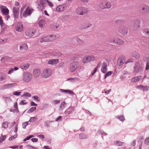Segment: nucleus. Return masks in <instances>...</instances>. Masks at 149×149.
I'll list each match as a JSON object with an SVG mask.
<instances>
[{
  "label": "nucleus",
  "instance_id": "f257e3e1",
  "mask_svg": "<svg viewBox=\"0 0 149 149\" xmlns=\"http://www.w3.org/2000/svg\"><path fill=\"white\" fill-rule=\"evenodd\" d=\"M34 9L29 6L26 8V5H23L21 7L20 11V17L21 18H26L28 16L30 15Z\"/></svg>",
  "mask_w": 149,
  "mask_h": 149
},
{
  "label": "nucleus",
  "instance_id": "f03ea898",
  "mask_svg": "<svg viewBox=\"0 0 149 149\" xmlns=\"http://www.w3.org/2000/svg\"><path fill=\"white\" fill-rule=\"evenodd\" d=\"M52 70L49 68H45L42 71L41 76L44 78H47L51 76L52 74Z\"/></svg>",
  "mask_w": 149,
  "mask_h": 149
},
{
  "label": "nucleus",
  "instance_id": "7ed1b4c3",
  "mask_svg": "<svg viewBox=\"0 0 149 149\" xmlns=\"http://www.w3.org/2000/svg\"><path fill=\"white\" fill-rule=\"evenodd\" d=\"M32 78V75L27 72H24L22 76V80L26 83L29 82Z\"/></svg>",
  "mask_w": 149,
  "mask_h": 149
},
{
  "label": "nucleus",
  "instance_id": "20e7f679",
  "mask_svg": "<svg viewBox=\"0 0 149 149\" xmlns=\"http://www.w3.org/2000/svg\"><path fill=\"white\" fill-rule=\"evenodd\" d=\"M95 57L93 55H89L84 57L82 59V62L84 64L87 63L95 60Z\"/></svg>",
  "mask_w": 149,
  "mask_h": 149
},
{
  "label": "nucleus",
  "instance_id": "39448f33",
  "mask_svg": "<svg viewBox=\"0 0 149 149\" xmlns=\"http://www.w3.org/2000/svg\"><path fill=\"white\" fill-rule=\"evenodd\" d=\"M88 11V9L86 8L80 7L77 8L76 10V12L77 14L79 15H83L87 13Z\"/></svg>",
  "mask_w": 149,
  "mask_h": 149
},
{
  "label": "nucleus",
  "instance_id": "423d86ee",
  "mask_svg": "<svg viewBox=\"0 0 149 149\" xmlns=\"http://www.w3.org/2000/svg\"><path fill=\"white\" fill-rule=\"evenodd\" d=\"M79 64L78 62L75 61L71 63L70 65L69 70L70 72H73L79 67Z\"/></svg>",
  "mask_w": 149,
  "mask_h": 149
},
{
  "label": "nucleus",
  "instance_id": "0eeeda50",
  "mask_svg": "<svg viewBox=\"0 0 149 149\" xmlns=\"http://www.w3.org/2000/svg\"><path fill=\"white\" fill-rule=\"evenodd\" d=\"M0 9L3 15L6 16L5 18L6 20H8L10 17L8 15V9L6 6H0Z\"/></svg>",
  "mask_w": 149,
  "mask_h": 149
},
{
  "label": "nucleus",
  "instance_id": "6e6552de",
  "mask_svg": "<svg viewBox=\"0 0 149 149\" xmlns=\"http://www.w3.org/2000/svg\"><path fill=\"white\" fill-rule=\"evenodd\" d=\"M46 0H38L36 3L38 4L37 8L39 10L42 11L44 9V4L46 3Z\"/></svg>",
  "mask_w": 149,
  "mask_h": 149
},
{
  "label": "nucleus",
  "instance_id": "1a4fd4ad",
  "mask_svg": "<svg viewBox=\"0 0 149 149\" xmlns=\"http://www.w3.org/2000/svg\"><path fill=\"white\" fill-rule=\"evenodd\" d=\"M15 29L16 31L21 33L22 32L24 29L23 24L22 22H18L15 25Z\"/></svg>",
  "mask_w": 149,
  "mask_h": 149
},
{
  "label": "nucleus",
  "instance_id": "9d476101",
  "mask_svg": "<svg viewBox=\"0 0 149 149\" xmlns=\"http://www.w3.org/2000/svg\"><path fill=\"white\" fill-rule=\"evenodd\" d=\"M117 30L119 33L124 35H126L128 32L127 29L124 26L118 27Z\"/></svg>",
  "mask_w": 149,
  "mask_h": 149
},
{
  "label": "nucleus",
  "instance_id": "9b49d317",
  "mask_svg": "<svg viewBox=\"0 0 149 149\" xmlns=\"http://www.w3.org/2000/svg\"><path fill=\"white\" fill-rule=\"evenodd\" d=\"M36 32L35 29H30L27 30L25 32L26 36L29 38H31L34 36Z\"/></svg>",
  "mask_w": 149,
  "mask_h": 149
},
{
  "label": "nucleus",
  "instance_id": "f8f14e48",
  "mask_svg": "<svg viewBox=\"0 0 149 149\" xmlns=\"http://www.w3.org/2000/svg\"><path fill=\"white\" fill-rule=\"evenodd\" d=\"M134 72L135 73L141 72L143 70V68L140 67V64L139 62L136 63L134 67Z\"/></svg>",
  "mask_w": 149,
  "mask_h": 149
},
{
  "label": "nucleus",
  "instance_id": "ddd939ff",
  "mask_svg": "<svg viewBox=\"0 0 149 149\" xmlns=\"http://www.w3.org/2000/svg\"><path fill=\"white\" fill-rule=\"evenodd\" d=\"M28 49L27 44L26 43H22L19 46V49L22 52H24Z\"/></svg>",
  "mask_w": 149,
  "mask_h": 149
},
{
  "label": "nucleus",
  "instance_id": "4468645a",
  "mask_svg": "<svg viewBox=\"0 0 149 149\" xmlns=\"http://www.w3.org/2000/svg\"><path fill=\"white\" fill-rule=\"evenodd\" d=\"M41 74L40 69L39 68H35L33 71V76L34 77L37 78Z\"/></svg>",
  "mask_w": 149,
  "mask_h": 149
},
{
  "label": "nucleus",
  "instance_id": "2eb2a0df",
  "mask_svg": "<svg viewBox=\"0 0 149 149\" xmlns=\"http://www.w3.org/2000/svg\"><path fill=\"white\" fill-rule=\"evenodd\" d=\"M141 9L142 12L143 14H146L149 13V6L143 5L141 6Z\"/></svg>",
  "mask_w": 149,
  "mask_h": 149
},
{
  "label": "nucleus",
  "instance_id": "dca6fc26",
  "mask_svg": "<svg viewBox=\"0 0 149 149\" xmlns=\"http://www.w3.org/2000/svg\"><path fill=\"white\" fill-rule=\"evenodd\" d=\"M111 42H115L119 45H123L124 44V42L122 39L118 38H115L113 40V41Z\"/></svg>",
  "mask_w": 149,
  "mask_h": 149
},
{
  "label": "nucleus",
  "instance_id": "f3484780",
  "mask_svg": "<svg viewBox=\"0 0 149 149\" xmlns=\"http://www.w3.org/2000/svg\"><path fill=\"white\" fill-rule=\"evenodd\" d=\"M13 12L15 17L17 18L19 16V9L18 7H14L13 8Z\"/></svg>",
  "mask_w": 149,
  "mask_h": 149
},
{
  "label": "nucleus",
  "instance_id": "a211bd4d",
  "mask_svg": "<svg viewBox=\"0 0 149 149\" xmlns=\"http://www.w3.org/2000/svg\"><path fill=\"white\" fill-rule=\"evenodd\" d=\"M17 85V84L15 83H10L3 86V88L4 89H6L13 87Z\"/></svg>",
  "mask_w": 149,
  "mask_h": 149
},
{
  "label": "nucleus",
  "instance_id": "6ab92c4d",
  "mask_svg": "<svg viewBox=\"0 0 149 149\" xmlns=\"http://www.w3.org/2000/svg\"><path fill=\"white\" fill-rule=\"evenodd\" d=\"M140 20L137 19L135 21L133 25V29L136 31L139 29L140 27L139 26Z\"/></svg>",
  "mask_w": 149,
  "mask_h": 149
},
{
  "label": "nucleus",
  "instance_id": "aec40b11",
  "mask_svg": "<svg viewBox=\"0 0 149 149\" xmlns=\"http://www.w3.org/2000/svg\"><path fill=\"white\" fill-rule=\"evenodd\" d=\"M59 62L58 59H51L49 60L47 62V64L49 65H54L56 64Z\"/></svg>",
  "mask_w": 149,
  "mask_h": 149
},
{
  "label": "nucleus",
  "instance_id": "412c9836",
  "mask_svg": "<svg viewBox=\"0 0 149 149\" xmlns=\"http://www.w3.org/2000/svg\"><path fill=\"white\" fill-rule=\"evenodd\" d=\"M125 59L124 57H120L117 60V64L119 66H120L122 65L125 63Z\"/></svg>",
  "mask_w": 149,
  "mask_h": 149
},
{
  "label": "nucleus",
  "instance_id": "4be33fe9",
  "mask_svg": "<svg viewBox=\"0 0 149 149\" xmlns=\"http://www.w3.org/2000/svg\"><path fill=\"white\" fill-rule=\"evenodd\" d=\"M137 88L141 90H142L143 91H147L149 90V86H148L140 85L137 86Z\"/></svg>",
  "mask_w": 149,
  "mask_h": 149
},
{
  "label": "nucleus",
  "instance_id": "5701e85b",
  "mask_svg": "<svg viewBox=\"0 0 149 149\" xmlns=\"http://www.w3.org/2000/svg\"><path fill=\"white\" fill-rule=\"evenodd\" d=\"M107 70V64L105 63H103L101 66V71L102 72L105 73Z\"/></svg>",
  "mask_w": 149,
  "mask_h": 149
},
{
  "label": "nucleus",
  "instance_id": "b1692460",
  "mask_svg": "<svg viewBox=\"0 0 149 149\" xmlns=\"http://www.w3.org/2000/svg\"><path fill=\"white\" fill-rule=\"evenodd\" d=\"M60 91L62 93H66L72 95H75V93L72 91L68 90L60 89Z\"/></svg>",
  "mask_w": 149,
  "mask_h": 149
},
{
  "label": "nucleus",
  "instance_id": "393cba45",
  "mask_svg": "<svg viewBox=\"0 0 149 149\" xmlns=\"http://www.w3.org/2000/svg\"><path fill=\"white\" fill-rule=\"evenodd\" d=\"M65 9L64 5H59L57 6L56 10L57 12H61Z\"/></svg>",
  "mask_w": 149,
  "mask_h": 149
},
{
  "label": "nucleus",
  "instance_id": "a878e982",
  "mask_svg": "<svg viewBox=\"0 0 149 149\" xmlns=\"http://www.w3.org/2000/svg\"><path fill=\"white\" fill-rule=\"evenodd\" d=\"M30 66V64L28 63L22 64L20 66V68L22 69L26 70Z\"/></svg>",
  "mask_w": 149,
  "mask_h": 149
},
{
  "label": "nucleus",
  "instance_id": "bb28decb",
  "mask_svg": "<svg viewBox=\"0 0 149 149\" xmlns=\"http://www.w3.org/2000/svg\"><path fill=\"white\" fill-rule=\"evenodd\" d=\"M142 79V76H139L132 78L131 79V81L132 82H136L141 80Z\"/></svg>",
  "mask_w": 149,
  "mask_h": 149
},
{
  "label": "nucleus",
  "instance_id": "cd10ccee",
  "mask_svg": "<svg viewBox=\"0 0 149 149\" xmlns=\"http://www.w3.org/2000/svg\"><path fill=\"white\" fill-rule=\"evenodd\" d=\"M40 42L41 43L43 42H49L48 36H43L40 39Z\"/></svg>",
  "mask_w": 149,
  "mask_h": 149
},
{
  "label": "nucleus",
  "instance_id": "c85d7f7f",
  "mask_svg": "<svg viewBox=\"0 0 149 149\" xmlns=\"http://www.w3.org/2000/svg\"><path fill=\"white\" fill-rule=\"evenodd\" d=\"M74 111V108L70 107L67 109L64 112V113L66 114H68L71 113Z\"/></svg>",
  "mask_w": 149,
  "mask_h": 149
},
{
  "label": "nucleus",
  "instance_id": "c756f323",
  "mask_svg": "<svg viewBox=\"0 0 149 149\" xmlns=\"http://www.w3.org/2000/svg\"><path fill=\"white\" fill-rule=\"evenodd\" d=\"M50 26L53 29H57L59 27V24L58 23L56 22H53L50 25Z\"/></svg>",
  "mask_w": 149,
  "mask_h": 149
},
{
  "label": "nucleus",
  "instance_id": "7c9ffc66",
  "mask_svg": "<svg viewBox=\"0 0 149 149\" xmlns=\"http://www.w3.org/2000/svg\"><path fill=\"white\" fill-rule=\"evenodd\" d=\"M105 1H101L99 3L98 6L101 9L105 8Z\"/></svg>",
  "mask_w": 149,
  "mask_h": 149
},
{
  "label": "nucleus",
  "instance_id": "2f4dec72",
  "mask_svg": "<svg viewBox=\"0 0 149 149\" xmlns=\"http://www.w3.org/2000/svg\"><path fill=\"white\" fill-rule=\"evenodd\" d=\"M45 21L44 20H40L38 22L39 27L41 28H44L45 26Z\"/></svg>",
  "mask_w": 149,
  "mask_h": 149
},
{
  "label": "nucleus",
  "instance_id": "473e14b6",
  "mask_svg": "<svg viewBox=\"0 0 149 149\" xmlns=\"http://www.w3.org/2000/svg\"><path fill=\"white\" fill-rule=\"evenodd\" d=\"M66 104L65 102L64 101L59 106V110H63L66 106Z\"/></svg>",
  "mask_w": 149,
  "mask_h": 149
},
{
  "label": "nucleus",
  "instance_id": "72a5a7b5",
  "mask_svg": "<svg viewBox=\"0 0 149 149\" xmlns=\"http://www.w3.org/2000/svg\"><path fill=\"white\" fill-rule=\"evenodd\" d=\"M132 55L136 59H138L140 57V54L136 52H133L132 53Z\"/></svg>",
  "mask_w": 149,
  "mask_h": 149
},
{
  "label": "nucleus",
  "instance_id": "f704fd0d",
  "mask_svg": "<svg viewBox=\"0 0 149 149\" xmlns=\"http://www.w3.org/2000/svg\"><path fill=\"white\" fill-rule=\"evenodd\" d=\"M49 42L52 41L54 40L56 37V36L55 35H52L51 36H48Z\"/></svg>",
  "mask_w": 149,
  "mask_h": 149
},
{
  "label": "nucleus",
  "instance_id": "c9c22d12",
  "mask_svg": "<svg viewBox=\"0 0 149 149\" xmlns=\"http://www.w3.org/2000/svg\"><path fill=\"white\" fill-rule=\"evenodd\" d=\"M19 69V68L17 67H15L14 68H11L8 71V74H11L14 71H16Z\"/></svg>",
  "mask_w": 149,
  "mask_h": 149
},
{
  "label": "nucleus",
  "instance_id": "e433bc0d",
  "mask_svg": "<svg viewBox=\"0 0 149 149\" xmlns=\"http://www.w3.org/2000/svg\"><path fill=\"white\" fill-rule=\"evenodd\" d=\"M142 32L145 35H149V29L144 28L143 29Z\"/></svg>",
  "mask_w": 149,
  "mask_h": 149
},
{
  "label": "nucleus",
  "instance_id": "4c0bfd02",
  "mask_svg": "<svg viewBox=\"0 0 149 149\" xmlns=\"http://www.w3.org/2000/svg\"><path fill=\"white\" fill-rule=\"evenodd\" d=\"M105 8H110L111 6V5L110 2L105 1Z\"/></svg>",
  "mask_w": 149,
  "mask_h": 149
},
{
  "label": "nucleus",
  "instance_id": "58836bf2",
  "mask_svg": "<svg viewBox=\"0 0 149 149\" xmlns=\"http://www.w3.org/2000/svg\"><path fill=\"white\" fill-rule=\"evenodd\" d=\"M9 123V122L7 121L3 122L2 124V127L4 128H6L8 127Z\"/></svg>",
  "mask_w": 149,
  "mask_h": 149
},
{
  "label": "nucleus",
  "instance_id": "ea45409f",
  "mask_svg": "<svg viewBox=\"0 0 149 149\" xmlns=\"http://www.w3.org/2000/svg\"><path fill=\"white\" fill-rule=\"evenodd\" d=\"M6 79L5 74L2 73H0V81H1Z\"/></svg>",
  "mask_w": 149,
  "mask_h": 149
},
{
  "label": "nucleus",
  "instance_id": "a19ab883",
  "mask_svg": "<svg viewBox=\"0 0 149 149\" xmlns=\"http://www.w3.org/2000/svg\"><path fill=\"white\" fill-rule=\"evenodd\" d=\"M79 79L77 77H74V78H70L68 79L67 80H71L72 81L75 82L79 80Z\"/></svg>",
  "mask_w": 149,
  "mask_h": 149
},
{
  "label": "nucleus",
  "instance_id": "79ce46f5",
  "mask_svg": "<svg viewBox=\"0 0 149 149\" xmlns=\"http://www.w3.org/2000/svg\"><path fill=\"white\" fill-rule=\"evenodd\" d=\"M79 136L80 138L81 139H86L88 137V135H86L83 134H80Z\"/></svg>",
  "mask_w": 149,
  "mask_h": 149
},
{
  "label": "nucleus",
  "instance_id": "37998d69",
  "mask_svg": "<svg viewBox=\"0 0 149 149\" xmlns=\"http://www.w3.org/2000/svg\"><path fill=\"white\" fill-rule=\"evenodd\" d=\"M123 143L120 141H116L114 142V144L117 146H121L123 145Z\"/></svg>",
  "mask_w": 149,
  "mask_h": 149
},
{
  "label": "nucleus",
  "instance_id": "c03bdc74",
  "mask_svg": "<svg viewBox=\"0 0 149 149\" xmlns=\"http://www.w3.org/2000/svg\"><path fill=\"white\" fill-rule=\"evenodd\" d=\"M37 120V117H31L29 120L28 121H29V123L31 122H36Z\"/></svg>",
  "mask_w": 149,
  "mask_h": 149
},
{
  "label": "nucleus",
  "instance_id": "a18cd8bd",
  "mask_svg": "<svg viewBox=\"0 0 149 149\" xmlns=\"http://www.w3.org/2000/svg\"><path fill=\"white\" fill-rule=\"evenodd\" d=\"M30 124V123H29V121H27L23 123L22 124L23 128L24 129L26 128V126L28 125L29 124Z\"/></svg>",
  "mask_w": 149,
  "mask_h": 149
},
{
  "label": "nucleus",
  "instance_id": "49530a36",
  "mask_svg": "<svg viewBox=\"0 0 149 149\" xmlns=\"http://www.w3.org/2000/svg\"><path fill=\"white\" fill-rule=\"evenodd\" d=\"M6 137V135H2L0 137V143L2 142L5 139Z\"/></svg>",
  "mask_w": 149,
  "mask_h": 149
},
{
  "label": "nucleus",
  "instance_id": "de8ad7c7",
  "mask_svg": "<svg viewBox=\"0 0 149 149\" xmlns=\"http://www.w3.org/2000/svg\"><path fill=\"white\" fill-rule=\"evenodd\" d=\"M113 73V72L111 71L108 72L104 75V78L105 79L107 77L111 75Z\"/></svg>",
  "mask_w": 149,
  "mask_h": 149
},
{
  "label": "nucleus",
  "instance_id": "09e8293b",
  "mask_svg": "<svg viewBox=\"0 0 149 149\" xmlns=\"http://www.w3.org/2000/svg\"><path fill=\"white\" fill-rule=\"evenodd\" d=\"M60 102V101L59 100H54L52 101V104L55 105Z\"/></svg>",
  "mask_w": 149,
  "mask_h": 149
},
{
  "label": "nucleus",
  "instance_id": "8fccbe9b",
  "mask_svg": "<svg viewBox=\"0 0 149 149\" xmlns=\"http://www.w3.org/2000/svg\"><path fill=\"white\" fill-rule=\"evenodd\" d=\"M116 118L120 120L123 121L125 120V118L123 116H117L116 117Z\"/></svg>",
  "mask_w": 149,
  "mask_h": 149
},
{
  "label": "nucleus",
  "instance_id": "3c124183",
  "mask_svg": "<svg viewBox=\"0 0 149 149\" xmlns=\"http://www.w3.org/2000/svg\"><path fill=\"white\" fill-rule=\"evenodd\" d=\"M32 98L34 100H36L38 102H40V98L37 96H34L32 97Z\"/></svg>",
  "mask_w": 149,
  "mask_h": 149
},
{
  "label": "nucleus",
  "instance_id": "603ef678",
  "mask_svg": "<svg viewBox=\"0 0 149 149\" xmlns=\"http://www.w3.org/2000/svg\"><path fill=\"white\" fill-rule=\"evenodd\" d=\"M22 96H25L26 97H30L31 96V95L29 93H24V95H23Z\"/></svg>",
  "mask_w": 149,
  "mask_h": 149
},
{
  "label": "nucleus",
  "instance_id": "864d4df0",
  "mask_svg": "<svg viewBox=\"0 0 149 149\" xmlns=\"http://www.w3.org/2000/svg\"><path fill=\"white\" fill-rule=\"evenodd\" d=\"M76 41L79 44H81L83 42V41L79 38H77Z\"/></svg>",
  "mask_w": 149,
  "mask_h": 149
},
{
  "label": "nucleus",
  "instance_id": "5fc2aeb1",
  "mask_svg": "<svg viewBox=\"0 0 149 149\" xmlns=\"http://www.w3.org/2000/svg\"><path fill=\"white\" fill-rule=\"evenodd\" d=\"M46 2H47L48 5H49L51 7H53V4L52 2L47 0H46Z\"/></svg>",
  "mask_w": 149,
  "mask_h": 149
},
{
  "label": "nucleus",
  "instance_id": "6e6d98bb",
  "mask_svg": "<svg viewBox=\"0 0 149 149\" xmlns=\"http://www.w3.org/2000/svg\"><path fill=\"white\" fill-rule=\"evenodd\" d=\"M21 92H14L13 93V94L15 95H20L21 94Z\"/></svg>",
  "mask_w": 149,
  "mask_h": 149
},
{
  "label": "nucleus",
  "instance_id": "4d7b16f0",
  "mask_svg": "<svg viewBox=\"0 0 149 149\" xmlns=\"http://www.w3.org/2000/svg\"><path fill=\"white\" fill-rule=\"evenodd\" d=\"M44 125L45 126L47 127H49V123L48 121H45L44 123Z\"/></svg>",
  "mask_w": 149,
  "mask_h": 149
},
{
  "label": "nucleus",
  "instance_id": "13d9d810",
  "mask_svg": "<svg viewBox=\"0 0 149 149\" xmlns=\"http://www.w3.org/2000/svg\"><path fill=\"white\" fill-rule=\"evenodd\" d=\"M62 119V117L61 116H59L55 119L56 121H58L59 120H61Z\"/></svg>",
  "mask_w": 149,
  "mask_h": 149
},
{
  "label": "nucleus",
  "instance_id": "bf43d9fd",
  "mask_svg": "<svg viewBox=\"0 0 149 149\" xmlns=\"http://www.w3.org/2000/svg\"><path fill=\"white\" fill-rule=\"evenodd\" d=\"M16 137H17L16 135H15L13 136H12L9 138V140L10 141H11V140H13V139L16 138Z\"/></svg>",
  "mask_w": 149,
  "mask_h": 149
},
{
  "label": "nucleus",
  "instance_id": "052dcab7",
  "mask_svg": "<svg viewBox=\"0 0 149 149\" xmlns=\"http://www.w3.org/2000/svg\"><path fill=\"white\" fill-rule=\"evenodd\" d=\"M36 107H33L29 109V111L30 112H32L34 110H36Z\"/></svg>",
  "mask_w": 149,
  "mask_h": 149
},
{
  "label": "nucleus",
  "instance_id": "680f3d73",
  "mask_svg": "<svg viewBox=\"0 0 149 149\" xmlns=\"http://www.w3.org/2000/svg\"><path fill=\"white\" fill-rule=\"evenodd\" d=\"M9 58L7 56H5L3 58H2L1 59V61H3V60H6V61L8 60V59H9Z\"/></svg>",
  "mask_w": 149,
  "mask_h": 149
},
{
  "label": "nucleus",
  "instance_id": "e2e57ef3",
  "mask_svg": "<svg viewBox=\"0 0 149 149\" xmlns=\"http://www.w3.org/2000/svg\"><path fill=\"white\" fill-rule=\"evenodd\" d=\"M62 54L61 53L59 52H57L56 53V54L55 55V56H57L58 57H59L61 56Z\"/></svg>",
  "mask_w": 149,
  "mask_h": 149
},
{
  "label": "nucleus",
  "instance_id": "0e129e2a",
  "mask_svg": "<svg viewBox=\"0 0 149 149\" xmlns=\"http://www.w3.org/2000/svg\"><path fill=\"white\" fill-rule=\"evenodd\" d=\"M27 102H26V101L25 100H22L20 103V104H27Z\"/></svg>",
  "mask_w": 149,
  "mask_h": 149
},
{
  "label": "nucleus",
  "instance_id": "69168bd1",
  "mask_svg": "<svg viewBox=\"0 0 149 149\" xmlns=\"http://www.w3.org/2000/svg\"><path fill=\"white\" fill-rule=\"evenodd\" d=\"M31 141L33 142H35L38 141V139L37 138H33L31 139Z\"/></svg>",
  "mask_w": 149,
  "mask_h": 149
},
{
  "label": "nucleus",
  "instance_id": "338daca9",
  "mask_svg": "<svg viewBox=\"0 0 149 149\" xmlns=\"http://www.w3.org/2000/svg\"><path fill=\"white\" fill-rule=\"evenodd\" d=\"M97 69L96 68L94 69L93 70V72L92 73V76H93L95 74V72H97Z\"/></svg>",
  "mask_w": 149,
  "mask_h": 149
},
{
  "label": "nucleus",
  "instance_id": "774afa93",
  "mask_svg": "<svg viewBox=\"0 0 149 149\" xmlns=\"http://www.w3.org/2000/svg\"><path fill=\"white\" fill-rule=\"evenodd\" d=\"M149 69V62L147 63L146 65V70H148Z\"/></svg>",
  "mask_w": 149,
  "mask_h": 149
}]
</instances>
